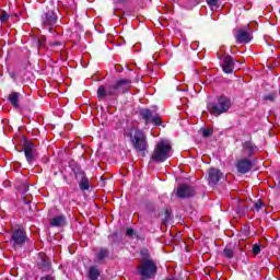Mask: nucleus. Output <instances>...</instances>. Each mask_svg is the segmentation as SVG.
I'll use <instances>...</instances> for the list:
<instances>
[{
	"label": "nucleus",
	"mask_w": 280,
	"mask_h": 280,
	"mask_svg": "<svg viewBox=\"0 0 280 280\" xmlns=\"http://www.w3.org/2000/svg\"><path fill=\"white\" fill-rule=\"evenodd\" d=\"M254 209H255V211H261V209H264V202H261L260 200L257 201V202L254 205Z\"/></svg>",
	"instance_id": "nucleus-25"
},
{
	"label": "nucleus",
	"mask_w": 280,
	"mask_h": 280,
	"mask_svg": "<svg viewBox=\"0 0 280 280\" xmlns=\"http://www.w3.org/2000/svg\"><path fill=\"white\" fill-rule=\"evenodd\" d=\"M24 154L27 163H32V161H34V143L27 142L25 144Z\"/></svg>",
	"instance_id": "nucleus-17"
},
{
	"label": "nucleus",
	"mask_w": 280,
	"mask_h": 280,
	"mask_svg": "<svg viewBox=\"0 0 280 280\" xmlns=\"http://www.w3.org/2000/svg\"><path fill=\"white\" fill-rule=\"evenodd\" d=\"M126 233L129 237H131V235H135V230L128 229Z\"/></svg>",
	"instance_id": "nucleus-29"
},
{
	"label": "nucleus",
	"mask_w": 280,
	"mask_h": 280,
	"mask_svg": "<svg viewBox=\"0 0 280 280\" xmlns=\"http://www.w3.org/2000/svg\"><path fill=\"white\" fill-rule=\"evenodd\" d=\"M39 267H42V268H49V261L43 259L42 264H39Z\"/></svg>",
	"instance_id": "nucleus-28"
},
{
	"label": "nucleus",
	"mask_w": 280,
	"mask_h": 280,
	"mask_svg": "<svg viewBox=\"0 0 280 280\" xmlns=\"http://www.w3.org/2000/svg\"><path fill=\"white\" fill-rule=\"evenodd\" d=\"M140 115L147 126L148 124H153L154 126H161L162 124L161 116L152 109H142Z\"/></svg>",
	"instance_id": "nucleus-6"
},
{
	"label": "nucleus",
	"mask_w": 280,
	"mask_h": 280,
	"mask_svg": "<svg viewBox=\"0 0 280 280\" xmlns=\"http://www.w3.org/2000/svg\"><path fill=\"white\" fill-rule=\"evenodd\" d=\"M224 176V174H222V172L218 168H210L208 171V183L211 187H213V185H218V183H220V179Z\"/></svg>",
	"instance_id": "nucleus-8"
},
{
	"label": "nucleus",
	"mask_w": 280,
	"mask_h": 280,
	"mask_svg": "<svg viewBox=\"0 0 280 280\" xmlns=\"http://www.w3.org/2000/svg\"><path fill=\"white\" fill-rule=\"evenodd\" d=\"M236 38V43L246 44L253 40V33L245 31V30H237L234 34Z\"/></svg>",
	"instance_id": "nucleus-9"
},
{
	"label": "nucleus",
	"mask_w": 280,
	"mask_h": 280,
	"mask_svg": "<svg viewBox=\"0 0 280 280\" xmlns=\"http://www.w3.org/2000/svg\"><path fill=\"white\" fill-rule=\"evenodd\" d=\"M265 100H272V97L269 95V96H266Z\"/></svg>",
	"instance_id": "nucleus-31"
},
{
	"label": "nucleus",
	"mask_w": 280,
	"mask_h": 280,
	"mask_svg": "<svg viewBox=\"0 0 280 280\" xmlns=\"http://www.w3.org/2000/svg\"><path fill=\"white\" fill-rule=\"evenodd\" d=\"M132 84V81L129 79H121L117 81L115 85H112L115 89L116 94L117 93H128L130 91V85Z\"/></svg>",
	"instance_id": "nucleus-11"
},
{
	"label": "nucleus",
	"mask_w": 280,
	"mask_h": 280,
	"mask_svg": "<svg viewBox=\"0 0 280 280\" xmlns=\"http://www.w3.org/2000/svg\"><path fill=\"white\" fill-rule=\"evenodd\" d=\"M8 19H10V15L8 13H2L0 16V21L1 23H5V21H8Z\"/></svg>",
	"instance_id": "nucleus-27"
},
{
	"label": "nucleus",
	"mask_w": 280,
	"mask_h": 280,
	"mask_svg": "<svg viewBox=\"0 0 280 280\" xmlns=\"http://www.w3.org/2000/svg\"><path fill=\"white\" fill-rule=\"evenodd\" d=\"M27 242V233L23 229H13L11 231L10 244L15 250L23 248Z\"/></svg>",
	"instance_id": "nucleus-5"
},
{
	"label": "nucleus",
	"mask_w": 280,
	"mask_h": 280,
	"mask_svg": "<svg viewBox=\"0 0 280 280\" xmlns=\"http://www.w3.org/2000/svg\"><path fill=\"white\" fill-rule=\"evenodd\" d=\"M108 257V249L106 248H101L98 253H96V259L98 261H104Z\"/></svg>",
	"instance_id": "nucleus-21"
},
{
	"label": "nucleus",
	"mask_w": 280,
	"mask_h": 280,
	"mask_svg": "<svg viewBox=\"0 0 280 280\" xmlns=\"http://www.w3.org/2000/svg\"><path fill=\"white\" fill-rule=\"evenodd\" d=\"M101 275H102V271H100V268H97L96 266L91 267L89 270V278L91 280H97Z\"/></svg>",
	"instance_id": "nucleus-19"
},
{
	"label": "nucleus",
	"mask_w": 280,
	"mask_h": 280,
	"mask_svg": "<svg viewBox=\"0 0 280 280\" xmlns=\"http://www.w3.org/2000/svg\"><path fill=\"white\" fill-rule=\"evenodd\" d=\"M223 255H224V257H226V259H233V257L235 255V250H233V248H231V247H225L223 249Z\"/></svg>",
	"instance_id": "nucleus-22"
},
{
	"label": "nucleus",
	"mask_w": 280,
	"mask_h": 280,
	"mask_svg": "<svg viewBox=\"0 0 280 280\" xmlns=\"http://www.w3.org/2000/svg\"><path fill=\"white\" fill-rule=\"evenodd\" d=\"M255 152H257V147H255L253 142L246 141L243 143V154H245V156H253Z\"/></svg>",
	"instance_id": "nucleus-16"
},
{
	"label": "nucleus",
	"mask_w": 280,
	"mask_h": 280,
	"mask_svg": "<svg viewBox=\"0 0 280 280\" xmlns=\"http://www.w3.org/2000/svg\"><path fill=\"white\" fill-rule=\"evenodd\" d=\"M58 23V18L56 16V13L54 11H48L45 14V18L43 20V24L47 25L48 27H54V25Z\"/></svg>",
	"instance_id": "nucleus-14"
},
{
	"label": "nucleus",
	"mask_w": 280,
	"mask_h": 280,
	"mask_svg": "<svg viewBox=\"0 0 280 280\" xmlns=\"http://www.w3.org/2000/svg\"><path fill=\"white\" fill-rule=\"evenodd\" d=\"M253 167L250 160H241L236 164V170L240 174H248Z\"/></svg>",
	"instance_id": "nucleus-12"
},
{
	"label": "nucleus",
	"mask_w": 280,
	"mask_h": 280,
	"mask_svg": "<svg viewBox=\"0 0 280 280\" xmlns=\"http://www.w3.org/2000/svg\"><path fill=\"white\" fill-rule=\"evenodd\" d=\"M77 178L80 176L81 179L79 182V187L81 191H89L91 184L89 183V178L84 173H77Z\"/></svg>",
	"instance_id": "nucleus-15"
},
{
	"label": "nucleus",
	"mask_w": 280,
	"mask_h": 280,
	"mask_svg": "<svg viewBox=\"0 0 280 280\" xmlns=\"http://www.w3.org/2000/svg\"><path fill=\"white\" fill-rule=\"evenodd\" d=\"M207 108L211 115L220 117V115H224L231 109V98L224 95L219 96L217 102L208 103Z\"/></svg>",
	"instance_id": "nucleus-2"
},
{
	"label": "nucleus",
	"mask_w": 280,
	"mask_h": 280,
	"mask_svg": "<svg viewBox=\"0 0 280 280\" xmlns=\"http://www.w3.org/2000/svg\"><path fill=\"white\" fill-rule=\"evenodd\" d=\"M170 156H172V144L167 140H161L155 145L151 160L156 163H164Z\"/></svg>",
	"instance_id": "nucleus-3"
},
{
	"label": "nucleus",
	"mask_w": 280,
	"mask_h": 280,
	"mask_svg": "<svg viewBox=\"0 0 280 280\" xmlns=\"http://www.w3.org/2000/svg\"><path fill=\"white\" fill-rule=\"evenodd\" d=\"M234 69H235V61L233 60V57L226 55L223 58L222 70L224 71V73H233Z\"/></svg>",
	"instance_id": "nucleus-13"
},
{
	"label": "nucleus",
	"mask_w": 280,
	"mask_h": 280,
	"mask_svg": "<svg viewBox=\"0 0 280 280\" xmlns=\"http://www.w3.org/2000/svg\"><path fill=\"white\" fill-rule=\"evenodd\" d=\"M125 135L129 138L132 148L137 152H145L148 150V136H145L143 130L130 127L126 130Z\"/></svg>",
	"instance_id": "nucleus-1"
},
{
	"label": "nucleus",
	"mask_w": 280,
	"mask_h": 280,
	"mask_svg": "<svg viewBox=\"0 0 280 280\" xmlns=\"http://www.w3.org/2000/svg\"><path fill=\"white\" fill-rule=\"evenodd\" d=\"M40 280H54V277H51V276H46V277L42 278Z\"/></svg>",
	"instance_id": "nucleus-30"
},
{
	"label": "nucleus",
	"mask_w": 280,
	"mask_h": 280,
	"mask_svg": "<svg viewBox=\"0 0 280 280\" xmlns=\"http://www.w3.org/2000/svg\"><path fill=\"white\" fill-rule=\"evenodd\" d=\"M115 95H117V92H115V88L113 85H101L97 89L98 100H106V97H113Z\"/></svg>",
	"instance_id": "nucleus-7"
},
{
	"label": "nucleus",
	"mask_w": 280,
	"mask_h": 280,
	"mask_svg": "<svg viewBox=\"0 0 280 280\" xmlns=\"http://www.w3.org/2000/svg\"><path fill=\"white\" fill-rule=\"evenodd\" d=\"M156 262L152 259L144 258L138 268V273L142 276V279H154L156 277Z\"/></svg>",
	"instance_id": "nucleus-4"
},
{
	"label": "nucleus",
	"mask_w": 280,
	"mask_h": 280,
	"mask_svg": "<svg viewBox=\"0 0 280 280\" xmlns=\"http://www.w3.org/2000/svg\"><path fill=\"white\" fill-rule=\"evenodd\" d=\"M51 226H63L65 224V217L58 215L51 219L50 221Z\"/></svg>",
	"instance_id": "nucleus-20"
},
{
	"label": "nucleus",
	"mask_w": 280,
	"mask_h": 280,
	"mask_svg": "<svg viewBox=\"0 0 280 280\" xmlns=\"http://www.w3.org/2000/svg\"><path fill=\"white\" fill-rule=\"evenodd\" d=\"M195 191L191 186L187 184H182L177 187L176 196L177 198H191L194 196Z\"/></svg>",
	"instance_id": "nucleus-10"
},
{
	"label": "nucleus",
	"mask_w": 280,
	"mask_h": 280,
	"mask_svg": "<svg viewBox=\"0 0 280 280\" xmlns=\"http://www.w3.org/2000/svg\"><path fill=\"white\" fill-rule=\"evenodd\" d=\"M208 5H210V8H215V5H218V2L220 0H206Z\"/></svg>",
	"instance_id": "nucleus-26"
},
{
	"label": "nucleus",
	"mask_w": 280,
	"mask_h": 280,
	"mask_svg": "<svg viewBox=\"0 0 280 280\" xmlns=\"http://www.w3.org/2000/svg\"><path fill=\"white\" fill-rule=\"evenodd\" d=\"M211 135H213V129H202V137L206 139L211 137Z\"/></svg>",
	"instance_id": "nucleus-24"
},
{
	"label": "nucleus",
	"mask_w": 280,
	"mask_h": 280,
	"mask_svg": "<svg viewBox=\"0 0 280 280\" xmlns=\"http://www.w3.org/2000/svg\"><path fill=\"white\" fill-rule=\"evenodd\" d=\"M19 97H21V94L19 92H12L9 94V102L12 104L13 108H19Z\"/></svg>",
	"instance_id": "nucleus-18"
},
{
	"label": "nucleus",
	"mask_w": 280,
	"mask_h": 280,
	"mask_svg": "<svg viewBox=\"0 0 280 280\" xmlns=\"http://www.w3.org/2000/svg\"><path fill=\"white\" fill-rule=\"evenodd\" d=\"M252 253L254 254V255H259V253H261V245H259V244H254V246H253V249H252Z\"/></svg>",
	"instance_id": "nucleus-23"
}]
</instances>
